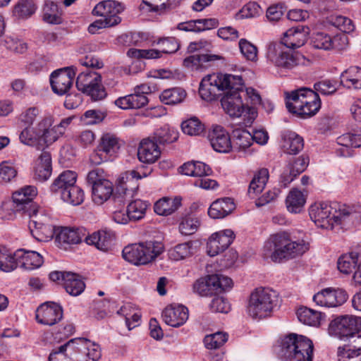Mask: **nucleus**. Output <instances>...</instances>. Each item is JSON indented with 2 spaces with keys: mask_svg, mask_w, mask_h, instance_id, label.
Returning <instances> with one entry per match:
<instances>
[{
  "mask_svg": "<svg viewBox=\"0 0 361 361\" xmlns=\"http://www.w3.org/2000/svg\"><path fill=\"white\" fill-rule=\"evenodd\" d=\"M361 330V317L343 315L333 319L329 326V332L341 340Z\"/></svg>",
  "mask_w": 361,
  "mask_h": 361,
  "instance_id": "dca6fc26",
  "label": "nucleus"
},
{
  "mask_svg": "<svg viewBox=\"0 0 361 361\" xmlns=\"http://www.w3.org/2000/svg\"><path fill=\"white\" fill-rule=\"evenodd\" d=\"M181 128L185 134L191 136L200 135L204 130V124L195 116L184 121L181 124Z\"/></svg>",
  "mask_w": 361,
  "mask_h": 361,
  "instance_id": "4d7b16f0",
  "label": "nucleus"
},
{
  "mask_svg": "<svg viewBox=\"0 0 361 361\" xmlns=\"http://www.w3.org/2000/svg\"><path fill=\"white\" fill-rule=\"evenodd\" d=\"M296 315L301 323L311 326H319L324 317L320 312L306 307L298 308Z\"/></svg>",
  "mask_w": 361,
  "mask_h": 361,
  "instance_id": "ea45409f",
  "label": "nucleus"
},
{
  "mask_svg": "<svg viewBox=\"0 0 361 361\" xmlns=\"http://www.w3.org/2000/svg\"><path fill=\"white\" fill-rule=\"evenodd\" d=\"M329 296L331 307H336L344 304L348 298L347 292L342 288H326Z\"/></svg>",
  "mask_w": 361,
  "mask_h": 361,
  "instance_id": "338daca9",
  "label": "nucleus"
},
{
  "mask_svg": "<svg viewBox=\"0 0 361 361\" xmlns=\"http://www.w3.org/2000/svg\"><path fill=\"white\" fill-rule=\"evenodd\" d=\"M309 250L304 240H293L286 231L272 234L264 243L263 255L274 262H281L302 255Z\"/></svg>",
  "mask_w": 361,
  "mask_h": 361,
  "instance_id": "f03ea898",
  "label": "nucleus"
},
{
  "mask_svg": "<svg viewBox=\"0 0 361 361\" xmlns=\"http://www.w3.org/2000/svg\"><path fill=\"white\" fill-rule=\"evenodd\" d=\"M305 202V195L297 188L292 189L286 199V205L288 211L293 214L301 212Z\"/></svg>",
  "mask_w": 361,
  "mask_h": 361,
  "instance_id": "a19ab883",
  "label": "nucleus"
},
{
  "mask_svg": "<svg viewBox=\"0 0 361 361\" xmlns=\"http://www.w3.org/2000/svg\"><path fill=\"white\" fill-rule=\"evenodd\" d=\"M309 28L303 25L288 29L284 34L281 39V44L286 48L298 49L303 46L307 39Z\"/></svg>",
  "mask_w": 361,
  "mask_h": 361,
  "instance_id": "5701e85b",
  "label": "nucleus"
},
{
  "mask_svg": "<svg viewBox=\"0 0 361 361\" xmlns=\"http://www.w3.org/2000/svg\"><path fill=\"white\" fill-rule=\"evenodd\" d=\"M331 36L328 33L318 32L313 33L310 37L312 47L317 49L329 51L332 49Z\"/></svg>",
  "mask_w": 361,
  "mask_h": 361,
  "instance_id": "13d9d810",
  "label": "nucleus"
},
{
  "mask_svg": "<svg viewBox=\"0 0 361 361\" xmlns=\"http://www.w3.org/2000/svg\"><path fill=\"white\" fill-rule=\"evenodd\" d=\"M87 232L84 228L62 227L56 230V242L59 246L66 249L67 245L78 244L85 240Z\"/></svg>",
  "mask_w": 361,
  "mask_h": 361,
  "instance_id": "412c9836",
  "label": "nucleus"
},
{
  "mask_svg": "<svg viewBox=\"0 0 361 361\" xmlns=\"http://www.w3.org/2000/svg\"><path fill=\"white\" fill-rule=\"evenodd\" d=\"M200 226V221L192 216L183 217L179 224V231L181 234L189 235L195 233Z\"/></svg>",
  "mask_w": 361,
  "mask_h": 361,
  "instance_id": "69168bd1",
  "label": "nucleus"
},
{
  "mask_svg": "<svg viewBox=\"0 0 361 361\" xmlns=\"http://www.w3.org/2000/svg\"><path fill=\"white\" fill-rule=\"evenodd\" d=\"M146 177L139 173L135 170L127 171L121 174L117 180L118 190L119 192L123 193L124 198H130L138 188L137 180Z\"/></svg>",
  "mask_w": 361,
  "mask_h": 361,
  "instance_id": "b1692460",
  "label": "nucleus"
},
{
  "mask_svg": "<svg viewBox=\"0 0 361 361\" xmlns=\"http://www.w3.org/2000/svg\"><path fill=\"white\" fill-rule=\"evenodd\" d=\"M51 120L50 117H44V115L37 123V126H21L22 131L19 135L20 142L28 146H35L42 142L47 146L49 143L48 127L50 126Z\"/></svg>",
  "mask_w": 361,
  "mask_h": 361,
  "instance_id": "4468645a",
  "label": "nucleus"
},
{
  "mask_svg": "<svg viewBox=\"0 0 361 361\" xmlns=\"http://www.w3.org/2000/svg\"><path fill=\"white\" fill-rule=\"evenodd\" d=\"M116 238L115 233L110 229H101L91 235L86 234L85 242L88 245H94L97 249L106 251L113 245Z\"/></svg>",
  "mask_w": 361,
  "mask_h": 361,
  "instance_id": "a878e982",
  "label": "nucleus"
},
{
  "mask_svg": "<svg viewBox=\"0 0 361 361\" xmlns=\"http://www.w3.org/2000/svg\"><path fill=\"white\" fill-rule=\"evenodd\" d=\"M37 6L33 0H18L13 6L12 13L18 19H27L36 11Z\"/></svg>",
  "mask_w": 361,
  "mask_h": 361,
  "instance_id": "09e8293b",
  "label": "nucleus"
},
{
  "mask_svg": "<svg viewBox=\"0 0 361 361\" xmlns=\"http://www.w3.org/2000/svg\"><path fill=\"white\" fill-rule=\"evenodd\" d=\"M243 86L240 75L213 73L202 79L199 93L202 99L211 102L215 100L221 91L227 90L226 93L243 92Z\"/></svg>",
  "mask_w": 361,
  "mask_h": 361,
  "instance_id": "20e7f679",
  "label": "nucleus"
},
{
  "mask_svg": "<svg viewBox=\"0 0 361 361\" xmlns=\"http://www.w3.org/2000/svg\"><path fill=\"white\" fill-rule=\"evenodd\" d=\"M39 114L40 109L37 106L27 108L18 116V124L20 126H32Z\"/></svg>",
  "mask_w": 361,
  "mask_h": 361,
  "instance_id": "0e129e2a",
  "label": "nucleus"
},
{
  "mask_svg": "<svg viewBox=\"0 0 361 361\" xmlns=\"http://www.w3.org/2000/svg\"><path fill=\"white\" fill-rule=\"evenodd\" d=\"M240 53L243 57L252 62L257 60V49L251 42L245 39H240L238 43Z\"/></svg>",
  "mask_w": 361,
  "mask_h": 361,
  "instance_id": "774afa93",
  "label": "nucleus"
},
{
  "mask_svg": "<svg viewBox=\"0 0 361 361\" xmlns=\"http://www.w3.org/2000/svg\"><path fill=\"white\" fill-rule=\"evenodd\" d=\"M75 75L71 68L54 71L50 75V83L53 92L58 95H64L71 88Z\"/></svg>",
  "mask_w": 361,
  "mask_h": 361,
  "instance_id": "f3484780",
  "label": "nucleus"
},
{
  "mask_svg": "<svg viewBox=\"0 0 361 361\" xmlns=\"http://www.w3.org/2000/svg\"><path fill=\"white\" fill-rule=\"evenodd\" d=\"M126 201L127 200L121 194L114 197L116 209L113 212L112 219L117 224H126L129 221H131L128 212H127V209H124Z\"/></svg>",
  "mask_w": 361,
  "mask_h": 361,
  "instance_id": "de8ad7c7",
  "label": "nucleus"
},
{
  "mask_svg": "<svg viewBox=\"0 0 361 361\" xmlns=\"http://www.w3.org/2000/svg\"><path fill=\"white\" fill-rule=\"evenodd\" d=\"M44 117H50L51 122L50 126L48 127V133L49 135V143L52 144L56 142L59 137H62L75 116H68L61 119L59 123L54 125L55 122L54 116L50 113H46Z\"/></svg>",
  "mask_w": 361,
  "mask_h": 361,
  "instance_id": "f704fd0d",
  "label": "nucleus"
},
{
  "mask_svg": "<svg viewBox=\"0 0 361 361\" xmlns=\"http://www.w3.org/2000/svg\"><path fill=\"white\" fill-rule=\"evenodd\" d=\"M210 282L213 286L215 294L229 290L233 287L232 279L223 274H216L211 275Z\"/></svg>",
  "mask_w": 361,
  "mask_h": 361,
  "instance_id": "052dcab7",
  "label": "nucleus"
},
{
  "mask_svg": "<svg viewBox=\"0 0 361 361\" xmlns=\"http://www.w3.org/2000/svg\"><path fill=\"white\" fill-rule=\"evenodd\" d=\"M101 356L97 343L85 338H74L53 349L49 361H98Z\"/></svg>",
  "mask_w": 361,
  "mask_h": 361,
  "instance_id": "7ed1b4c3",
  "label": "nucleus"
},
{
  "mask_svg": "<svg viewBox=\"0 0 361 361\" xmlns=\"http://www.w3.org/2000/svg\"><path fill=\"white\" fill-rule=\"evenodd\" d=\"M123 9L124 8L121 4L113 0H106L98 3L94 6L92 14L112 21L114 18H121L118 13L122 12Z\"/></svg>",
  "mask_w": 361,
  "mask_h": 361,
  "instance_id": "cd10ccee",
  "label": "nucleus"
},
{
  "mask_svg": "<svg viewBox=\"0 0 361 361\" xmlns=\"http://www.w3.org/2000/svg\"><path fill=\"white\" fill-rule=\"evenodd\" d=\"M163 321L169 326L178 328L183 325L189 317V312L186 307L179 304H173L167 306L162 312Z\"/></svg>",
  "mask_w": 361,
  "mask_h": 361,
  "instance_id": "aec40b11",
  "label": "nucleus"
},
{
  "mask_svg": "<svg viewBox=\"0 0 361 361\" xmlns=\"http://www.w3.org/2000/svg\"><path fill=\"white\" fill-rule=\"evenodd\" d=\"M210 281L211 275L197 280L193 284V291L200 296H209L215 294Z\"/></svg>",
  "mask_w": 361,
  "mask_h": 361,
  "instance_id": "e2e57ef3",
  "label": "nucleus"
},
{
  "mask_svg": "<svg viewBox=\"0 0 361 361\" xmlns=\"http://www.w3.org/2000/svg\"><path fill=\"white\" fill-rule=\"evenodd\" d=\"M37 195V189L34 186L28 185L21 188L20 190L13 194L12 198L17 204L24 205L23 209H25L27 214L31 212L33 205H36L32 202V200Z\"/></svg>",
  "mask_w": 361,
  "mask_h": 361,
  "instance_id": "e433bc0d",
  "label": "nucleus"
},
{
  "mask_svg": "<svg viewBox=\"0 0 361 361\" xmlns=\"http://www.w3.org/2000/svg\"><path fill=\"white\" fill-rule=\"evenodd\" d=\"M51 157L49 152L43 151L37 161L34 169L35 179L43 182L49 179L51 174Z\"/></svg>",
  "mask_w": 361,
  "mask_h": 361,
  "instance_id": "72a5a7b5",
  "label": "nucleus"
},
{
  "mask_svg": "<svg viewBox=\"0 0 361 361\" xmlns=\"http://www.w3.org/2000/svg\"><path fill=\"white\" fill-rule=\"evenodd\" d=\"M163 250L161 243L149 240L126 246L122 255L126 261L132 264L145 265L154 261Z\"/></svg>",
  "mask_w": 361,
  "mask_h": 361,
  "instance_id": "0eeeda50",
  "label": "nucleus"
},
{
  "mask_svg": "<svg viewBox=\"0 0 361 361\" xmlns=\"http://www.w3.org/2000/svg\"><path fill=\"white\" fill-rule=\"evenodd\" d=\"M179 0H143L140 8L148 11H157L161 9L171 8L176 6Z\"/></svg>",
  "mask_w": 361,
  "mask_h": 361,
  "instance_id": "6e6d98bb",
  "label": "nucleus"
},
{
  "mask_svg": "<svg viewBox=\"0 0 361 361\" xmlns=\"http://www.w3.org/2000/svg\"><path fill=\"white\" fill-rule=\"evenodd\" d=\"M309 214L317 226L333 229L335 225L353 224L361 220V207L342 205L337 209L329 202H315L310 206Z\"/></svg>",
  "mask_w": 361,
  "mask_h": 361,
  "instance_id": "f257e3e1",
  "label": "nucleus"
},
{
  "mask_svg": "<svg viewBox=\"0 0 361 361\" xmlns=\"http://www.w3.org/2000/svg\"><path fill=\"white\" fill-rule=\"evenodd\" d=\"M235 238L234 232L231 229L219 231L209 238L207 243V253L214 257L224 252Z\"/></svg>",
  "mask_w": 361,
  "mask_h": 361,
  "instance_id": "a211bd4d",
  "label": "nucleus"
},
{
  "mask_svg": "<svg viewBox=\"0 0 361 361\" xmlns=\"http://www.w3.org/2000/svg\"><path fill=\"white\" fill-rule=\"evenodd\" d=\"M178 138V132L175 128L165 125L155 131L152 139L157 143L165 145L176 142Z\"/></svg>",
  "mask_w": 361,
  "mask_h": 361,
  "instance_id": "603ef678",
  "label": "nucleus"
},
{
  "mask_svg": "<svg viewBox=\"0 0 361 361\" xmlns=\"http://www.w3.org/2000/svg\"><path fill=\"white\" fill-rule=\"evenodd\" d=\"M149 206L148 202L140 199L130 202L127 207V212H128L131 221L142 219L145 216Z\"/></svg>",
  "mask_w": 361,
  "mask_h": 361,
  "instance_id": "5fc2aeb1",
  "label": "nucleus"
},
{
  "mask_svg": "<svg viewBox=\"0 0 361 361\" xmlns=\"http://www.w3.org/2000/svg\"><path fill=\"white\" fill-rule=\"evenodd\" d=\"M336 140L340 146L336 149V153L341 157H349L352 154L351 148L361 147V130L343 134Z\"/></svg>",
  "mask_w": 361,
  "mask_h": 361,
  "instance_id": "bb28decb",
  "label": "nucleus"
},
{
  "mask_svg": "<svg viewBox=\"0 0 361 361\" xmlns=\"http://www.w3.org/2000/svg\"><path fill=\"white\" fill-rule=\"evenodd\" d=\"M226 333L216 332L207 335L204 338V343L207 349L214 350L221 348L228 341Z\"/></svg>",
  "mask_w": 361,
  "mask_h": 361,
  "instance_id": "680f3d73",
  "label": "nucleus"
},
{
  "mask_svg": "<svg viewBox=\"0 0 361 361\" xmlns=\"http://www.w3.org/2000/svg\"><path fill=\"white\" fill-rule=\"evenodd\" d=\"M267 58L274 66L284 70H293L307 62L303 55L288 51L281 44L276 43L268 46Z\"/></svg>",
  "mask_w": 361,
  "mask_h": 361,
  "instance_id": "9d476101",
  "label": "nucleus"
},
{
  "mask_svg": "<svg viewBox=\"0 0 361 361\" xmlns=\"http://www.w3.org/2000/svg\"><path fill=\"white\" fill-rule=\"evenodd\" d=\"M286 100L288 111L303 118L316 114L321 107L318 93L308 88L291 92L286 95Z\"/></svg>",
  "mask_w": 361,
  "mask_h": 361,
  "instance_id": "423d86ee",
  "label": "nucleus"
},
{
  "mask_svg": "<svg viewBox=\"0 0 361 361\" xmlns=\"http://www.w3.org/2000/svg\"><path fill=\"white\" fill-rule=\"evenodd\" d=\"M276 293L263 287L255 288L250 294L247 312L253 319H262L270 314L276 305Z\"/></svg>",
  "mask_w": 361,
  "mask_h": 361,
  "instance_id": "6e6552de",
  "label": "nucleus"
},
{
  "mask_svg": "<svg viewBox=\"0 0 361 361\" xmlns=\"http://www.w3.org/2000/svg\"><path fill=\"white\" fill-rule=\"evenodd\" d=\"M232 151H245L252 144V134L246 130L235 129L233 132Z\"/></svg>",
  "mask_w": 361,
  "mask_h": 361,
  "instance_id": "8fccbe9b",
  "label": "nucleus"
},
{
  "mask_svg": "<svg viewBox=\"0 0 361 361\" xmlns=\"http://www.w3.org/2000/svg\"><path fill=\"white\" fill-rule=\"evenodd\" d=\"M65 276L63 287L66 292L73 296L80 295L85 288V284L81 276L70 271Z\"/></svg>",
  "mask_w": 361,
  "mask_h": 361,
  "instance_id": "58836bf2",
  "label": "nucleus"
},
{
  "mask_svg": "<svg viewBox=\"0 0 361 361\" xmlns=\"http://www.w3.org/2000/svg\"><path fill=\"white\" fill-rule=\"evenodd\" d=\"M180 205L178 198L163 197L156 202L154 206L155 213L161 216H168L176 211Z\"/></svg>",
  "mask_w": 361,
  "mask_h": 361,
  "instance_id": "a18cd8bd",
  "label": "nucleus"
},
{
  "mask_svg": "<svg viewBox=\"0 0 361 361\" xmlns=\"http://www.w3.org/2000/svg\"><path fill=\"white\" fill-rule=\"evenodd\" d=\"M28 227L32 235L38 241L48 242L56 234L51 216L44 209L33 205L29 213Z\"/></svg>",
  "mask_w": 361,
  "mask_h": 361,
  "instance_id": "1a4fd4ad",
  "label": "nucleus"
},
{
  "mask_svg": "<svg viewBox=\"0 0 361 361\" xmlns=\"http://www.w3.org/2000/svg\"><path fill=\"white\" fill-rule=\"evenodd\" d=\"M122 145L121 140L111 133L104 134L99 140L97 150L91 155L90 161L94 165L112 161L115 159Z\"/></svg>",
  "mask_w": 361,
  "mask_h": 361,
  "instance_id": "f8f14e48",
  "label": "nucleus"
},
{
  "mask_svg": "<svg viewBox=\"0 0 361 361\" xmlns=\"http://www.w3.org/2000/svg\"><path fill=\"white\" fill-rule=\"evenodd\" d=\"M154 44L159 46L160 50L130 49L127 51V55L135 59H159L162 56V54H174L180 48L179 41L173 37L159 38Z\"/></svg>",
  "mask_w": 361,
  "mask_h": 361,
  "instance_id": "ddd939ff",
  "label": "nucleus"
},
{
  "mask_svg": "<svg viewBox=\"0 0 361 361\" xmlns=\"http://www.w3.org/2000/svg\"><path fill=\"white\" fill-rule=\"evenodd\" d=\"M328 21L331 25L345 33H350L355 28L353 20L344 16H331Z\"/></svg>",
  "mask_w": 361,
  "mask_h": 361,
  "instance_id": "bf43d9fd",
  "label": "nucleus"
},
{
  "mask_svg": "<svg viewBox=\"0 0 361 361\" xmlns=\"http://www.w3.org/2000/svg\"><path fill=\"white\" fill-rule=\"evenodd\" d=\"M77 174L73 171H64L54 179L50 186L53 193L61 195L62 192L68 190L76 184Z\"/></svg>",
  "mask_w": 361,
  "mask_h": 361,
  "instance_id": "7c9ffc66",
  "label": "nucleus"
},
{
  "mask_svg": "<svg viewBox=\"0 0 361 361\" xmlns=\"http://www.w3.org/2000/svg\"><path fill=\"white\" fill-rule=\"evenodd\" d=\"M196 244L192 240L178 243L168 250L169 257L173 261L189 258L197 252Z\"/></svg>",
  "mask_w": 361,
  "mask_h": 361,
  "instance_id": "473e14b6",
  "label": "nucleus"
},
{
  "mask_svg": "<svg viewBox=\"0 0 361 361\" xmlns=\"http://www.w3.org/2000/svg\"><path fill=\"white\" fill-rule=\"evenodd\" d=\"M161 156V149L158 144L152 138L143 139L137 149V157L140 161L145 164H153Z\"/></svg>",
  "mask_w": 361,
  "mask_h": 361,
  "instance_id": "393cba45",
  "label": "nucleus"
},
{
  "mask_svg": "<svg viewBox=\"0 0 361 361\" xmlns=\"http://www.w3.org/2000/svg\"><path fill=\"white\" fill-rule=\"evenodd\" d=\"M277 354L283 361H313L314 345L307 337L292 333L281 339Z\"/></svg>",
  "mask_w": 361,
  "mask_h": 361,
  "instance_id": "39448f33",
  "label": "nucleus"
},
{
  "mask_svg": "<svg viewBox=\"0 0 361 361\" xmlns=\"http://www.w3.org/2000/svg\"><path fill=\"white\" fill-rule=\"evenodd\" d=\"M114 190L113 184L109 180H102L92 188V201L101 205L106 202L112 195Z\"/></svg>",
  "mask_w": 361,
  "mask_h": 361,
  "instance_id": "c9c22d12",
  "label": "nucleus"
},
{
  "mask_svg": "<svg viewBox=\"0 0 361 361\" xmlns=\"http://www.w3.org/2000/svg\"><path fill=\"white\" fill-rule=\"evenodd\" d=\"M58 0H45L43 8V20L50 24L61 22V13L57 5Z\"/></svg>",
  "mask_w": 361,
  "mask_h": 361,
  "instance_id": "3c124183",
  "label": "nucleus"
},
{
  "mask_svg": "<svg viewBox=\"0 0 361 361\" xmlns=\"http://www.w3.org/2000/svg\"><path fill=\"white\" fill-rule=\"evenodd\" d=\"M187 95L185 90L173 87L164 90L159 95L160 101L166 105H175L183 102Z\"/></svg>",
  "mask_w": 361,
  "mask_h": 361,
  "instance_id": "37998d69",
  "label": "nucleus"
},
{
  "mask_svg": "<svg viewBox=\"0 0 361 361\" xmlns=\"http://www.w3.org/2000/svg\"><path fill=\"white\" fill-rule=\"evenodd\" d=\"M281 147L286 154H296L303 149V139L295 132H283L281 135Z\"/></svg>",
  "mask_w": 361,
  "mask_h": 361,
  "instance_id": "c756f323",
  "label": "nucleus"
},
{
  "mask_svg": "<svg viewBox=\"0 0 361 361\" xmlns=\"http://www.w3.org/2000/svg\"><path fill=\"white\" fill-rule=\"evenodd\" d=\"M341 85L348 89L361 90V68L351 66L341 75Z\"/></svg>",
  "mask_w": 361,
  "mask_h": 361,
  "instance_id": "4c0bfd02",
  "label": "nucleus"
},
{
  "mask_svg": "<svg viewBox=\"0 0 361 361\" xmlns=\"http://www.w3.org/2000/svg\"><path fill=\"white\" fill-rule=\"evenodd\" d=\"M235 204L231 198L225 197L213 202L208 209V214L212 219H222L231 213Z\"/></svg>",
  "mask_w": 361,
  "mask_h": 361,
  "instance_id": "2f4dec72",
  "label": "nucleus"
},
{
  "mask_svg": "<svg viewBox=\"0 0 361 361\" xmlns=\"http://www.w3.org/2000/svg\"><path fill=\"white\" fill-rule=\"evenodd\" d=\"M210 144L217 152L228 153L232 151L233 145L228 133L221 126H214L209 134Z\"/></svg>",
  "mask_w": 361,
  "mask_h": 361,
  "instance_id": "4be33fe9",
  "label": "nucleus"
},
{
  "mask_svg": "<svg viewBox=\"0 0 361 361\" xmlns=\"http://www.w3.org/2000/svg\"><path fill=\"white\" fill-rule=\"evenodd\" d=\"M62 317V307L55 302H45L41 305L36 311L37 321L44 325H54L60 321Z\"/></svg>",
  "mask_w": 361,
  "mask_h": 361,
  "instance_id": "6ab92c4d",
  "label": "nucleus"
},
{
  "mask_svg": "<svg viewBox=\"0 0 361 361\" xmlns=\"http://www.w3.org/2000/svg\"><path fill=\"white\" fill-rule=\"evenodd\" d=\"M101 75L94 71L81 73L77 78L76 87L94 100L102 99L106 97V92L101 84Z\"/></svg>",
  "mask_w": 361,
  "mask_h": 361,
  "instance_id": "2eb2a0df",
  "label": "nucleus"
},
{
  "mask_svg": "<svg viewBox=\"0 0 361 361\" xmlns=\"http://www.w3.org/2000/svg\"><path fill=\"white\" fill-rule=\"evenodd\" d=\"M15 257L19 262V267L27 270L39 268L43 263L42 257L35 251L19 249L15 252Z\"/></svg>",
  "mask_w": 361,
  "mask_h": 361,
  "instance_id": "c85d7f7f",
  "label": "nucleus"
},
{
  "mask_svg": "<svg viewBox=\"0 0 361 361\" xmlns=\"http://www.w3.org/2000/svg\"><path fill=\"white\" fill-rule=\"evenodd\" d=\"M60 196L63 202L73 206L80 205L85 199L84 191L76 184L68 190L62 192Z\"/></svg>",
  "mask_w": 361,
  "mask_h": 361,
  "instance_id": "864d4df0",
  "label": "nucleus"
},
{
  "mask_svg": "<svg viewBox=\"0 0 361 361\" xmlns=\"http://www.w3.org/2000/svg\"><path fill=\"white\" fill-rule=\"evenodd\" d=\"M358 252H351L341 255L337 262V267L343 274L354 273L357 269Z\"/></svg>",
  "mask_w": 361,
  "mask_h": 361,
  "instance_id": "c03bdc74",
  "label": "nucleus"
},
{
  "mask_svg": "<svg viewBox=\"0 0 361 361\" xmlns=\"http://www.w3.org/2000/svg\"><path fill=\"white\" fill-rule=\"evenodd\" d=\"M221 59H223V57L218 54H204L192 55L184 59L183 65L185 67L192 70H197L204 63L212 62Z\"/></svg>",
  "mask_w": 361,
  "mask_h": 361,
  "instance_id": "79ce46f5",
  "label": "nucleus"
},
{
  "mask_svg": "<svg viewBox=\"0 0 361 361\" xmlns=\"http://www.w3.org/2000/svg\"><path fill=\"white\" fill-rule=\"evenodd\" d=\"M269 178V171L267 169H259L254 176L251 180L248 194L250 197H254L255 195L260 193L264 188Z\"/></svg>",
  "mask_w": 361,
  "mask_h": 361,
  "instance_id": "49530a36",
  "label": "nucleus"
},
{
  "mask_svg": "<svg viewBox=\"0 0 361 361\" xmlns=\"http://www.w3.org/2000/svg\"><path fill=\"white\" fill-rule=\"evenodd\" d=\"M222 108L231 117H240L243 114L244 124L250 126L257 117V113L254 107L245 106L243 103L240 92L226 93L221 98Z\"/></svg>",
  "mask_w": 361,
  "mask_h": 361,
  "instance_id": "9b49d317",
  "label": "nucleus"
}]
</instances>
